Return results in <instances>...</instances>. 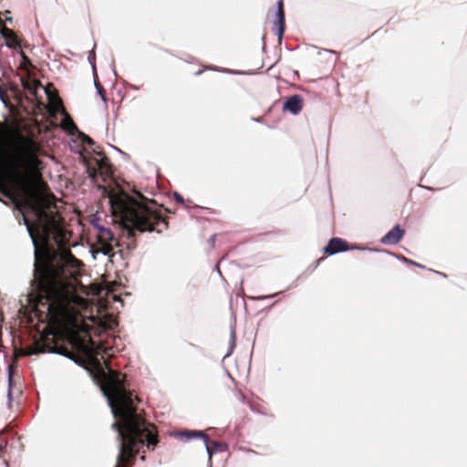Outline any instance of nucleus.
Masks as SVG:
<instances>
[{
	"mask_svg": "<svg viewBox=\"0 0 467 467\" xmlns=\"http://www.w3.org/2000/svg\"><path fill=\"white\" fill-rule=\"evenodd\" d=\"M101 380V389L107 397L115 421L112 428L120 441L119 452L114 467H132L140 448L145 444L154 448L158 437L153 433L154 426L148 424L140 410L141 400L130 389L126 375L109 367Z\"/></svg>",
	"mask_w": 467,
	"mask_h": 467,
	"instance_id": "1",
	"label": "nucleus"
},
{
	"mask_svg": "<svg viewBox=\"0 0 467 467\" xmlns=\"http://www.w3.org/2000/svg\"><path fill=\"white\" fill-rule=\"evenodd\" d=\"M109 203L112 214L129 230L130 236H133L134 230L161 233L168 228L161 207L141 193L134 198L119 191L109 195Z\"/></svg>",
	"mask_w": 467,
	"mask_h": 467,
	"instance_id": "2",
	"label": "nucleus"
},
{
	"mask_svg": "<svg viewBox=\"0 0 467 467\" xmlns=\"http://www.w3.org/2000/svg\"><path fill=\"white\" fill-rule=\"evenodd\" d=\"M47 111L51 117L56 116L57 112L63 114L64 118L61 121V128L69 133L73 134L77 130V126L73 121L70 115L67 112L66 109L63 106L62 99L59 97H56L51 100L50 105L47 108Z\"/></svg>",
	"mask_w": 467,
	"mask_h": 467,
	"instance_id": "3",
	"label": "nucleus"
},
{
	"mask_svg": "<svg viewBox=\"0 0 467 467\" xmlns=\"http://www.w3.org/2000/svg\"><path fill=\"white\" fill-rule=\"evenodd\" d=\"M115 246H119V243L112 232L109 229H101L98 235V252L112 257L114 255L112 252Z\"/></svg>",
	"mask_w": 467,
	"mask_h": 467,
	"instance_id": "4",
	"label": "nucleus"
},
{
	"mask_svg": "<svg viewBox=\"0 0 467 467\" xmlns=\"http://www.w3.org/2000/svg\"><path fill=\"white\" fill-rule=\"evenodd\" d=\"M357 245L349 244L347 241L339 237L331 238L324 248V253L327 255H333L337 253L348 250L358 249Z\"/></svg>",
	"mask_w": 467,
	"mask_h": 467,
	"instance_id": "5",
	"label": "nucleus"
},
{
	"mask_svg": "<svg viewBox=\"0 0 467 467\" xmlns=\"http://www.w3.org/2000/svg\"><path fill=\"white\" fill-rule=\"evenodd\" d=\"M96 165L97 168L90 171L91 177L101 176L103 182H106L112 176V167L108 157L102 156L99 160H96Z\"/></svg>",
	"mask_w": 467,
	"mask_h": 467,
	"instance_id": "6",
	"label": "nucleus"
},
{
	"mask_svg": "<svg viewBox=\"0 0 467 467\" xmlns=\"http://www.w3.org/2000/svg\"><path fill=\"white\" fill-rule=\"evenodd\" d=\"M405 230L400 225H395L380 240L383 244H397L404 236Z\"/></svg>",
	"mask_w": 467,
	"mask_h": 467,
	"instance_id": "7",
	"label": "nucleus"
},
{
	"mask_svg": "<svg viewBox=\"0 0 467 467\" xmlns=\"http://www.w3.org/2000/svg\"><path fill=\"white\" fill-rule=\"evenodd\" d=\"M304 105L303 98L300 95H293L286 99L284 104V110H287L294 115L298 114Z\"/></svg>",
	"mask_w": 467,
	"mask_h": 467,
	"instance_id": "8",
	"label": "nucleus"
},
{
	"mask_svg": "<svg viewBox=\"0 0 467 467\" xmlns=\"http://www.w3.org/2000/svg\"><path fill=\"white\" fill-rule=\"evenodd\" d=\"M176 436L182 441H189L193 438H202L204 441V444L207 447V450H209V446H208L209 437L203 431H183L178 432L176 434Z\"/></svg>",
	"mask_w": 467,
	"mask_h": 467,
	"instance_id": "9",
	"label": "nucleus"
},
{
	"mask_svg": "<svg viewBox=\"0 0 467 467\" xmlns=\"http://www.w3.org/2000/svg\"><path fill=\"white\" fill-rule=\"evenodd\" d=\"M2 33L5 39L6 45L9 47L16 48L20 46V40H19L18 36H16V34L12 29L5 27L2 30Z\"/></svg>",
	"mask_w": 467,
	"mask_h": 467,
	"instance_id": "10",
	"label": "nucleus"
},
{
	"mask_svg": "<svg viewBox=\"0 0 467 467\" xmlns=\"http://www.w3.org/2000/svg\"><path fill=\"white\" fill-rule=\"evenodd\" d=\"M277 24H278V36L279 38L282 37L284 30H285V10H284V3L282 0H279L277 3Z\"/></svg>",
	"mask_w": 467,
	"mask_h": 467,
	"instance_id": "11",
	"label": "nucleus"
},
{
	"mask_svg": "<svg viewBox=\"0 0 467 467\" xmlns=\"http://www.w3.org/2000/svg\"><path fill=\"white\" fill-rule=\"evenodd\" d=\"M39 82L36 81V80H33V81H29V80H26V81H23V87L25 89L28 90L30 94L32 95H36V88H37V86H38Z\"/></svg>",
	"mask_w": 467,
	"mask_h": 467,
	"instance_id": "12",
	"label": "nucleus"
},
{
	"mask_svg": "<svg viewBox=\"0 0 467 467\" xmlns=\"http://www.w3.org/2000/svg\"><path fill=\"white\" fill-rule=\"evenodd\" d=\"M95 86H96L99 95L100 96L102 100L106 103L107 102L106 91H105L103 86L99 81H95Z\"/></svg>",
	"mask_w": 467,
	"mask_h": 467,
	"instance_id": "13",
	"label": "nucleus"
},
{
	"mask_svg": "<svg viewBox=\"0 0 467 467\" xmlns=\"http://www.w3.org/2000/svg\"><path fill=\"white\" fill-rule=\"evenodd\" d=\"M57 353L62 354L66 357H68L70 358H73L74 354L70 352L66 347H62L60 348H57L56 350Z\"/></svg>",
	"mask_w": 467,
	"mask_h": 467,
	"instance_id": "14",
	"label": "nucleus"
},
{
	"mask_svg": "<svg viewBox=\"0 0 467 467\" xmlns=\"http://www.w3.org/2000/svg\"><path fill=\"white\" fill-rule=\"evenodd\" d=\"M0 444H1V448L5 451V449L7 445V441L3 432H0Z\"/></svg>",
	"mask_w": 467,
	"mask_h": 467,
	"instance_id": "15",
	"label": "nucleus"
},
{
	"mask_svg": "<svg viewBox=\"0 0 467 467\" xmlns=\"http://www.w3.org/2000/svg\"><path fill=\"white\" fill-rule=\"evenodd\" d=\"M174 198H175L177 202H180V203L183 202V198L179 193H174Z\"/></svg>",
	"mask_w": 467,
	"mask_h": 467,
	"instance_id": "16",
	"label": "nucleus"
},
{
	"mask_svg": "<svg viewBox=\"0 0 467 467\" xmlns=\"http://www.w3.org/2000/svg\"><path fill=\"white\" fill-rule=\"evenodd\" d=\"M406 261H407V262H409L410 264H411V265H413L417 266V267H420V268H423V267H424V266H423V265H421L420 264L416 263V262H413V261H411V260H408V259H406Z\"/></svg>",
	"mask_w": 467,
	"mask_h": 467,
	"instance_id": "17",
	"label": "nucleus"
},
{
	"mask_svg": "<svg viewBox=\"0 0 467 467\" xmlns=\"http://www.w3.org/2000/svg\"><path fill=\"white\" fill-rule=\"evenodd\" d=\"M85 142H87L88 144H93L94 141L92 140V139H90L89 137H86V139L84 140Z\"/></svg>",
	"mask_w": 467,
	"mask_h": 467,
	"instance_id": "18",
	"label": "nucleus"
},
{
	"mask_svg": "<svg viewBox=\"0 0 467 467\" xmlns=\"http://www.w3.org/2000/svg\"><path fill=\"white\" fill-rule=\"evenodd\" d=\"M21 56H22V57H23L26 61H28L27 57L24 54V52H23V51H21Z\"/></svg>",
	"mask_w": 467,
	"mask_h": 467,
	"instance_id": "19",
	"label": "nucleus"
},
{
	"mask_svg": "<svg viewBox=\"0 0 467 467\" xmlns=\"http://www.w3.org/2000/svg\"><path fill=\"white\" fill-rule=\"evenodd\" d=\"M203 72V70H198L195 75H201Z\"/></svg>",
	"mask_w": 467,
	"mask_h": 467,
	"instance_id": "20",
	"label": "nucleus"
}]
</instances>
